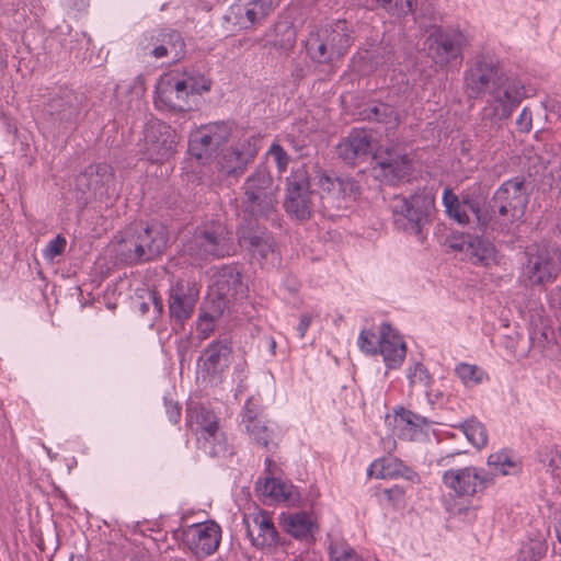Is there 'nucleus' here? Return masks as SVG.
<instances>
[{"instance_id": "603ef678", "label": "nucleus", "mask_w": 561, "mask_h": 561, "mask_svg": "<svg viewBox=\"0 0 561 561\" xmlns=\"http://www.w3.org/2000/svg\"><path fill=\"white\" fill-rule=\"evenodd\" d=\"M379 341L380 333L376 335L370 330H362L358 335L357 345L362 352L376 355L379 354Z\"/></svg>"}, {"instance_id": "e2e57ef3", "label": "nucleus", "mask_w": 561, "mask_h": 561, "mask_svg": "<svg viewBox=\"0 0 561 561\" xmlns=\"http://www.w3.org/2000/svg\"><path fill=\"white\" fill-rule=\"evenodd\" d=\"M556 535H557L559 542L561 543V519L556 525Z\"/></svg>"}, {"instance_id": "72a5a7b5", "label": "nucleus", "mask_w": 561, "mask_h": 561, "mask_svg": "<svg viewBox=\"0 0 561 561\" xmlns=\"http://www.w3.org/2000/svg\"><path fill=\"white\" fill-rule=\"evenodd\" d=\"M488 466L502 476H514L522 471V461L513 450L502 448L488 457Z\"/></svg>"}, {"instance_id": "c9c22d12", "label": "nucleus", "mask_w": 561, "mask_h": 561, "mask_svg": "<svg viewBox=\"0 0 561 561\" xmlns=\"http://www.w3.org/2000/svg\"><path fill=\"white\" fill-rule=\"evenodd\" d=\"M257 490L263 496L273 501H290L297 494L293 484L277 478H266L264 483L257 486Z\"/></svg>"}, {"instance_id": "bb28decb", "label": "nucleus", "mask_w": 561, "mask_h": 561, "mask_svg": "<svg viewBox=\"0 0 561 561\" xmlns=\"http://www.w3.org/2000/svg\"><path fill=\"white\" fill-rule=\"evenodd\" d=\"M242 424L245 432L257 445L266 449L276 446L274 428L262 417H259L257 407L251 400H247L244 404Z\"/></svg>"}, {"instance_id": "7c9ffc66", "label": "nucleus", "mask_w": 561, "mask_h": 561, "mask_svg": "<svg viewBox=\"0 0 561 561\" xmlns=\"http://www.w3.org/2000/svg\"><path fill=\"white\" fill-rule=\"evenodd\" d=\"M150 54L157 59L170 57L174 61L180 60L185 54L184 39L178 31H161Z\"/></svg>"}, {"instance_id": "6ab92c4d", "label": "nucleus", "mask_w": 561, "mask_h": 561, "mask_svg": "<svg viewBox=\"0 0 561 561\" xmlns=\"http://www.w3.org/2000/svg\"><path fill=\"white\" fill-rule=\"evenodd\" d=\"M287 194L284 203L286 211L298 220L311 215V192L307 172L297 170L287 178Z\"/></svg>"}, {"instance_id": "f03ea898", "label": "nucleus", "mask_w": 561, "mask_h": 561, "mask_svg": "<svg viewBox=\"0 0 561 561\" xmlns=\"http://www.w3.org/2000/svg\"><path fill=\"white\" fill-rule=\"evenodd\" d=\"M526 96L524 82L516 76L505 75L485 96V105L480 113V137H493L501 129V122L510 118Z\"/></svg>"}, {"instance_id": "2f4dec72", "label": "nucleus", "mask_w": 561, "mask_h": 561, "mask_svg": "<svg viewBox=\"0 0 561 561\" xmlns=\"http://www.w3.org/2000/svg\"><path fill=\"white\" fill-rule=\"evenodd\" d=\"M454 249L465 250L466 255L474 264H480L483 266H490L496 263V251L494 245L484 239L473 238L467 242V244H453Z\"/></svg>"}, {"instance_id": "a211bd4d", "label": "nucleus", "mask_w": 561, "mask_h": 561, "mask_svg": "<svg viewBox=\"0 0 561 561\" xmlns=\"http://www.w3.org/2000/svg\"><path fill=\"white\" fill-rule=\"evenodd\" d=\"M184 546L197 559L214 554L221 541V528L214 520L192 524L182 530Z\"/></svg>"}, {"instance_id": "6e6d98bb", "label": "nucleus", "mask_w": 561, "mask_h": 561, "mask_svg": "<svg viewBox=\"0 0 561 561\" xmlns=\"http://www.w3.org/2000/svg\"><path fill=\"white\" fill-rule=\"evenodd\" d=\"M66 243V239L61 236H57L50 240L44 250L45 257L53 260L57 255H60L65 251Z\"/></svg>"}, {"instance_id": "de8ad7c7", "label": "nucleus", "mask_w": 561, "mask_h": 561, "mask_svg": "<svg viewBox=\"0 0 561 561\" xmlns=\"http://www.w3.org/2000/svg\"><path fill=\"white\" fill-rule=\"evenodd\" d=\"M330 561H365L344 541L335 540L329 546Z\"/></svg>"}, {"instance_id": "864d4df0", "label": "nucleus", "mask_w": 561, "mask_h": 561, "mask_svg": "<svg viewBox=\"0 0 561 561\" xmlns=\"http://www.w3.org/2000/svg\"><path fill=\"white\" fill-rule=\"evenodd\" d=\"M340 203L346 199L355 201L359 195V185L353 178L342 175L340 176Z\"/></svg>"}, {"instance_id": "c756f323", "label": "nucleus", "mask_w": 561, "mask_h": 561, "mask_svg": "<svg viewBox=\"0 0 561 561\" xmlns=\"http://www.w3.org/2000/svg\"><path fill=\"white\" fill-rule=\"evenodd\" d=\"M431 421L410 410L401 408L394 415V428L400 438L405 440H417L425 435V430Z\"/></svg>"}, {"instance_id": "680f3d73", "label": "nucleus", "mask_w": 561, "mask_h": 561, "mask_svg": "<svg viewBox=\"0 0 561 561\" xmlns=\"http://www.w3.org/2000/svg\"><path fill=\"white\" fill-rule=\"evenodd\" d=\"M423 392L426 397L427 402L432 405L437 403L443 396L440 391H434L433 386H431V388L425 389Z\"/></svg>"}, {"instance_id": "39448f33", "label": "nucleus", "mask_w": 561, "mask_h": 561, "mask_svg": "<svg viewBox=\"0 0 561 561\" xmlns=\"http://www.w3.org/2000/svg\"><path fill=\"white\" fill-rule=\"evenodd\" d=\"M352 43L347 22L337 20L311 31L306 39V50L313 61L329 64L344 56Z\"/></svg>"}, {"instance_id": "37998d69", "label": "nucleus", "mask_w": 561, "mask_h": 561, "mask_svg": "<svg viewBox=\"0 0 561 561\" xmlns=\"http://www.w3.org/2000/svg\"><path fill=\"white\" fill-rule=\"evenodd\" d=\"M407 378L411 390H425L434 383V378L422 363H415L407 370Z\"/></svg>"}, {"instance_id": "cd10ccee", "label": "nucleus", "mask_w": 561, "mask_h": 561, "mask_svg": "<svg viewBox=\"0 0 561 561\" xmlns=\"http://www.w3.org/2000/svg\"><path fill=\"white\" fill-rule=\"evenodd\" d=\"M247 535L257 548L271 547L277 542V531L266 512H257L244 518Z\"/></svg>"}, {"instance_id": "ea45409f", "label": "nucleus", "mask_w": 561, "mask_h": 561, "mask_svg": "<svg viewBox=\"0 0 561 561\" xmlns=\"http://www.w3.org/2000/svg\"><path fill=\"white\" fill-rule=\"evenodd\" d=\"M401 468L402 462L396 458H380L369 466L367 473L376 479H388L401 474Z\"/></svg>"}, {"instance_id": "3c124183", "label": "nucleus", "mask_w": 561, "mask_h": 561, "mask_svg": "<svg viewBox=\"0 0 561 561\" xmlns=\"http://www.w3.org/2000/svg\"><path fill=\"white\" fill-rule=\"evenodd\" d=\"M386 11L396 16L412 13L415 0H376Z\"/></svg>"}, {"instance_id": "423d86ee", "label": "nucleus", "mask_w": 561, "mask_h": 561, "mask_svg": "<svg viewBox=\"0 0 561 561\" xmlns=\"http://www.w3.org/2000/svg\"><path fill=\"white\" fill-rule=\"evenodd\" d=\"M527 203L528 196L523 178L516 176L502 183L492 197L489 210L495 228L489 227L488 230H503L523 218Z\"/></svg>"}, {"instance_id": "5701e85b", "label": "nucleus", "mask_w": 561, "mask_h": 561, "mask_svg": "<svg viewBox=\"0 0 561 561\" xmlns=\"http://www.w3.org/2000/svg\"><path fill=\"white\" fill-rule=\"evenodd\" d=\"M371 151V135L366 129L360 128H353L336 146L339 158L351 165L363 162Z\"/></svg>"}, {"instance_id": "774afa93", "label": "nucleus", "mask_w": 561, "mask_h": 561, "mask_svg": "<svg viewBox=\"0 0 561 561\" xmlns=\"http://www.w3.org/2000/svg\"><path fill=\"white\" fill-rule=\"evenodd\" d=\"M140 310H141V312H142V313L147 312V310H148V306H147L145 302H144V304H141V306H140Z\"/></svg>"}, {"instance_id": "4468645a", "label": "nucleus", "mask_w": 561, "mask_h": 561, "mask_svg": "<svg viewBox=\"0 0 561 561\" xmlns=\"http://www.w3.org/2000/svg\"><path fill=\"white\" fill-rule=\"evenodd\" d=\"M230 135V127L224 122L201 126L190 135L188 151L203 163H214L215 154L227 144Z\"/></svg>"}, {"instance_id": "5fc2aeb1", "label": "nucleus", "mask_w": 561, "mask_h": 561, "mask_svg": "<svg viewBox=\"0 0 561 561\" xmlns=\"http://www.w3.org/2000/svg\"><path fill=\"white\" fill-rule=\"evenodd\" d=\"M268 154L274 159L278 170L283 172L288 164L289 157L279 144H272Z\"/></svg>"}, {"instance_id": "c85d7f7f", "label": "nucleus", "mask_w": 561, "mask_h": 561, "mask_svg": "<svg viewBox=\"0 0 561 561\" xmlns=\"http://www.w3.org/2000/svg\"><path fill=\"white\" fill-rule=\"evenodd\" d=\"M232 348L227 341H213L198 358V367L207 376L220 375L230 364Z\"/></svg>"}, {"instance_id": "13d9d810", "label": "nucleus", "mask_w": 561, "mask_h": 561, "mask_svg": "<svg viewBox=\"0 0 561 561\" xmlns=\"http://www.w3.org/2000/svg\"><path fill=\"white\" fill-rule=\"evenodd\" d=\"M312 321V316L309 313H304L300 316L299 323L296 328L297 334L299 339H304L310 324Z\"/></svg>"}, {"instance_id": "338daca9", "label": "nucleus", "mask_w": 561, "mask_h": 561, "mask_svg": "<svg viewBox=\"0 0 561 561\" xmlns=\"http://www.w3.org/2000/svg\"><path fill=\"white\" fill-rule=\"evenodd\" d=\"M133 561H149V560L145 556H142V557L133 558Z\"/></svg>"}, {"instance_id": "9d476101", "label": "nucleus", "mask_w": 561, "mask_h": 561, "mask_svg": "<svg viewBox=\"0 0 561 561\" xmlns=\"http://www.w3.org/2000/svg\"><path fill=\"white\" fill-rule=\"evenodd\" d=\"M233 251L232 232L220 221L198 229L185 244V252L195 261L228 256Z\"/></svg>"}, {"instance_id": "58836bf2", "label": "nucleus", "mask_w": 561, "mask_h": 561, "mask_svg": "<svg viewBox=\"0 0 561 561\" xmlns=\"http://www.w3.org/2000/svg\"><path fill=\"white\" fill-rule=\"evenodd\" d=\"M547 549L548 546L542 535L530 537L522 543L517 561H539L546 554Z\"/></svg>"}, {"instance_id": "1a4fd4ad", "label": "nucleus", "mask_w": 561, "mask_h": 561, "mask_svg": "<svg viewBox=\"0 0 561 561\" xmlns=\"http://www.w3.org/2000/svg\"><path fill=\"white\" fill-rule=\"evenodd\" d=\"M522 277L526 285L545 286L553 283L561 274V250L552 244L541 243L529 247Z\"/></svg>"}, {"instance_id": "dca6fc26", "label": "nucleus", "mask_w": 561, "mask_h": 561, "mask_svg": "<svg viewBox=\"0 0 561 561\" xmlns=\"http://www.w3.org/2000/svg\"><path fill=\"white\" fill-rule=\"evenodd\" d=\"M443 482L457 496L472 497L492 485L494 476L483 468L468 466L445 471Z\"/></svg>"}, {"instance_id": "9b49d317", "label": "nucleus", "mask_w": 561, "mask_h": 561, "mask_svg": "<svg viewBox=\"0 0 561 561\" xmlns=\"http://www.w3.org/2000/svg\"><path fill=\"white\" fill-rule=\"evenodd\" d=\"M469 45L466 33L455 27H435L425 38L424 50L437 66L461 60L463 49Z\"/></svg>"}, {"instance_id": "6e6552de", "label": "nucleus", "mask_w": 561, "mask_h": 561, "mask_svg": "<svg viewBox=\"0 0 561 561\" xmlns=\"http://www.w3.org/2000/svg\"><path fill=\"white\" fill-rule=\"evenodd\" d=\"M259 136L243 133L240 137H233L231 144H226L215 154L213 168L220 178H239L250 163L255 159L259 151Z\"/></svg>"}, {"instance_id": "0eeeda50", "label": "nucleus", "mask_w": 561, "mask_h": 561, "mask_svg": "<svg viewBox=\"0 0 561 561\" xmlns=\"http://www.w3.org/2000/svg\"><path fill=\"white\" fill-rule=\"evenodd\" d=\"M434 205L435 199L431 193L426 190H417L409 196L394 195L389 206L397 229L419 234L428 222Z\"/></svg>"}, {"instance_id": "f704fd0d", "label": "nucleus", "mask_w": 561, "mask_h": 561, "mask_svg": "<svg viewBox=\"0 0 561 561\" xmlns=\"http://www.w3.org/2000/svg\"><path fill=\"white\" fill-rule=\"evenodd\" d=\"M187 423L196 431L198 436L204 432H213L219 430L218 419L213 411L204 405H190L186 414Z\"/></svg>"}, {"instance_id": "8fccbe9b", "label": "nucleus", "mask_w": 561, "mask_h": 561, "mask_svg": "<svg viewBox=\"0 0 561 561\" xmlns=\"http://www.w3.org/2000/svg\"><path fill=\"white\" fill-rule=\"evenodd\" d=\"M539 460L543 463L551 474L559 477L561 470V447L552 446L546 447L539 454Z\"/></svg>"}, {"instance_id": "bf43d9fd", "label": "nucleus", "mask_w": 561, "mask_h": 561, "mask_svg": "<svg viewBox=\"0 0 561 561\" xmlns=\"http://www.w3.org/2000/svg\"><path fill=\"white\" fill-rule=\"evenodd\" d=\"M167 415L171 423L176 424L180 420L181 412L178 403L165 401Z\"/></svg>"}, {"instance_id": "473e14b6", "label": "nucleus", "mask_w": 561, "mask_h": 561, "mask_svg": "<svg viewBox=\"0 0 561 561\" xmlns=\"http://www.w3.org/2000/svg\"><path fill=\"white\" fill-rule=\"evenodd\" d=\"M283 526L289 535L301 540L311 539L317 530L312 516L306 512H297L284 517Z\"/></svg>"}, {"instance_id": "f8f14e48", "label": "nucleus", "mask_w": 561, "mask_h": 561, "mask_svg": "<svg viewBox=\"0 0 561 561\" xmlns=\"http://www.w3.org/2000/svg\"><path fill=\"white\" fill-rule=\"evenodd\" d=\"M484 204V197L480 195L465 194L460 201L450 188L444 190L443 205L446 214L460 225L469 224L472 216L481 230L488 231L489 227L495 228Z\"/></svg>"}, {"instance_id": "f257e3e1", "label": "nucleus", "mask_w": 561, "mask_h": 561, "mask_svg": "<svg viewBox=\"0 0 561 561\" xmlns=\"http://www.w3.org/2000/svg\"><path fill=\"white\" fill-rule=\"evenodd\" d=\"M211 81L194 72L171 71L156 85L154 105L160 111L191 112L201 104V95L209 91Z\"/></svg>"}, {"instance_id": "4be33fe9", "label": "nucleus", "mask_w": 561, "mask_h": 561, "mask_svg": "<svg viewBox=\"0 0 561 561\" xmlns=\"http://www.w3.org/2000/svg\"><path fill=\"white\" fill-rule=\"evenodd\" d=\"M199 297V288L195 282L180 279L169 290L168 307L170 317L176 322L188 320Z\"/></svg>"}, {"instance_id": "4c0bfd02", "label": "nucleus", "mask_w": 561, "mask_h": 561, "mask_svg": "<svg viewBox=\"0 0 561 561\" xmlns=\"http://www.w3.org/2000/svg\"><path fill=\"white\" fill-rule=\"evenodd\" d=\"M454 427L460 430L468 442L478 449L488 445L489 437L486 428L477 417L472 416L467 419L463 422L454 425Z\"/></svg>"}, {"instance_id": "aec40b11", "label": "nucleus", "mask_w": 561, "mask_h": 561, "mask_svg": "<svg viewBox=\"0 0 561 561\" xmlns=\"http://www.w3.org/2000/svg\"><path fill=\"white\" fill-rule=\"evenodd\" d=\"M273 9V0H237L224 19L237 30H249L261 24Z\"/></svg>"}, {"instance_id": "393cba45", "label": "nucleus", "mask_w": 561, "mask_h": 561, "mask_svg": "<svg viewBox=\"0 0 561 561\" xmlns=\"http://www.w3.org/2000/svg\"><path fill=\"white\" fill-rule=\"evenodd\" d=\"M81 100L68 88L59 89L46 104L47 114L59 124H75L79 117Z\"/></svg>"}, {"instance_id": "4d7b16f0", "label": "nucleus", "mask_w": 561, "mask_h": 561, "mask_svg": "<svg viewBox=\"0 0 561 561\" xmlns=\"http://www.w3.org/2000/svg\"><path fill=\"white\" fill-rule=\"evenodd\" d=\"M517 130L529 133L533 128V114L529 107L525 106L516 119Z\"/></svg>"}, {"instance_id": "a19ab883", "label": "nucleus", "mask_w": 561, "mask_h": 561, "mask_svg": "<svg viewBox=\"0 0 561 561\" xmlns=\"http://www.w3.org/2000/svg\"><path fill=\"white\" fill-rule=\"evenodd\" d=\"M455 374L467 388L476 387L489 379L481 367L465 362L456 365Z\"/></svg>"}, {"instance_id": "0e129e2a", "label": "nucleus", "mask_w": 561, "mask_h": 561, "mask_svg": "<svg viewBox=\"0 0 561 561\" xmlns=\"http://www.w3.org/2000/svg\"><path fill=\"white\" fill-rule=\"evenodd\" d=\"M5 64H7L5 57L0 51V71L5 67Z\"/></svg>"}, {"instance_id": "052dcab7", "label": "nucleus", "mask_w": 561, "mask_h": 561, "mask_svg": "<svg viewBox=\"0 0 561 561\" xmlns=\"http://www.w3.org/2000/svg\"><path fill=\"white\" fill-rule=\"evenodd\" d=\"M64 5L76 12L85 11L89 7V0H64Z\"/></svg>"}, {"instance_id": "a18cd8bd", "label": "nucleus", "mask_w": 561, "mask_h": 561, "mask_svg": "<svg viewBox=\"0 0 561 561\" xmlns=\"http://www.w3.org/2000/svg\"><path fill=\"white\" fill-rule=\"evenodd\" d=\"M277 38L273 46L282 51H289L296 44V30L291 24L279 23L275 26Z\"/></svg>"}, {"instance_id": "412c9836", "label": "nucleus", "mask_w": 561, "mask_h": 561, "mask_svg": "<svg viewBox=\"0 0 561 561\" xmlns=\"http://www.w3.org/2000/svg\"><path fill=\"white\" fill-rule=\"evenodd\" d=\"M504 76L495 60L481 56L477 58L472 67L466 72L465 82L467 89L474 98L486 96L490 90Z\"/></svg>"}, {"instance_id": "a878e982", "label": "nucleus", "mask_w": 561, "mask_h": 561, "mask_svg": "<svg viewBox=\"0 0 561 561\" xmlns=\"http://www.w3.org/2000/svg\"><path fill=\"white\" fill-rule=\"evenodd\" d=\"M379 354L387 369H398L407 356V345L399 332L389 323L380 325Z\"/></svg>"}, {"instance_id": "e433bc0d", "label": "nucleus", "mask_w": 561, "mask_h": 561, "mask_svg": "<svg viewBox=\"0 0 561 561\" xmlns=\"http://www.w3.org/2000/svg\"><path fill=\"white\" fill-rule=\"evenodd\" d=\"M199 448L210 457L225 456L229 451V445L225 434L220 430L204 432L198 436Z\"/></svg>"}, {"instance_id": "09e8293b", "label": "nucleus", "mask_w": 561, "mask_h": 561, "mask_svg": "<svg viewBox=\"0 0 561 561\" xmlns=\"http://www.w3.org/2000/svg\"><path fill=\"white\" fill-rule=\"evenodd\" d=\"M224 277H227V291H224V286L220 287V297L225 300L226 297H243L247 294V286L242 283L241 274L237 271H230V273L224 274Z\"/></svg>"}, {"instance_id": "7ed1b4c3", "label": "nucleus", "mask_w": 561, "mask_h": 561, "mask_svg": "<svg viewBox=\"0 0 561 561\" xmlns=\"http://www.w3.org/2000/svg\"><path fill=\"white\" fill-rule=\"evenodd\" d=\"M241 188V220L268 219L276 210L277 187L266 164H259Z\"/></svg>"}, {"instance_id": "c03bdc74", "label": "nucleus", "mask_w": 561, "mask_h": 561, "mask_svg": "<svg viewBox=\"0 0 561 561\" xmlns=\"http://www.w3.org/2000/svg\"><path fill=\"white\" fill-rule=\"evenodd\" d=\"M368 118L378 123H382L388 128H396L400 124V118L397 110L386 103L374 105L368 110Z\"/></svg>"}, {"instance_id": "20e7f679", "label": "nucleus", "mask_w": 561, "mask_h": 561, "mask_svg": "<svg viewBox=\"0 0 561 561\" xmlns=\"http://www.w3.org/2000/svg\"><path fill=\"white\" fill-rule=\"evenodd\" d=\"M167 228L160 222L129 226L118 245V254L130 264L158 257L168 244Z\"/></svg>"}, {"instance_id": "49530a36", "label": "nucleus", "mask_w": 561, "mask_h": 561, "mask_svg": "<svg viewBox=\"0 0 561 561\" xmlns=\"http://www.w3.org/2000/svg\"><path fill=\"white\" fill-rule=\"evenodd\" d=\"M318 178V186L322 191L323 194L327 195L328 198L332 199L335 203L336 207H341L340 205V176L329 175L327 173H319Z\"/></svg>"}, {"instance_id": "79ce46f5", "label": "nucleus", "mask_w": 561, "mask_h": 561, "mask_svg": "<svg viewBox=\"0 0 561 561\" xmlns=\"http://www.w3.org/2000/svg\"><path fill=\"white\" fill-rule=\"evenodd\" d=\"M224 308L225 301L222 298H219L213 311L202 310L196 322L197 332L201 339H207L214 331L215 322L224 312Z\"/></svg>"}, {"instance_id": "f3484780", "label": "nucleus", "mask_w": 561, "mask_h": 561, "mask_svg": "<svg viewBox=\"0 0 561 561\" xmlns=\"http://www.w3.org/2000/svg\"><path fill=\"white\" fill-rule=\"evenodd\" d=\"M374 161L375 178L387 184H396L410 175L413 165L410 154L397 146L379 150L375 153Z\"/></svg>"}, {"instance_id": "2eb2a0df", "label": "nucleus", "mask_w": 561, "mask_h": 561, "mask_svg": "<svg viewBox=\"0 0 561 561\" xmlns=\"http://www.w3.org/2000/svg\"><path fill=\"white\" fill-rule=\"evenodd\" d=\"M239 244L252 259L274 262L277 259L276 241L265 226L254 220H241L237 231Z\"/></svg>"}, {"instance_id": "69168bd1", "label": "nucleus", "mask_w": 561, "mask_h": 561, "mask_svg": "<svg viewBox=\"0 0 561 561\" xmlns=\"http://www.w3.org/2000/svg\"><path fill=\"white\" fill-rule=\"evenodd\" d=\"M153 301H154L156 307H157V308L159 309V311H160V310L162 309V304H161V301H160V300H157V298H156V297H153Z\"/></svg>"}, {"instance_id": "ddd939ff", "label": "nucleus", "mask_w": 561, "mask_h": 561, "mask_svg": "<svg viewBox=\"0 0 561 561\" xmlns=\"http://www.w3.org/2000/svg\"><path fill=\"white\" fill-rule=\"evenodd\" d=\"M179 140L171 126L158 119L150 121L145 128L142 154L150 162L162 163L173 157Z\"/></svg>"}, {"instance_id": "b1692460", "label": "nucleus", "mask_w": 561, "mask_h": 561, "mask_svg": "<svg viewBox=\"0 0 561 561\" xmlns=\"http://www.w3.org/2000/svg\"><path fill=\"white\" fill-rule=\"evenodd\" d=\"M78 184L85 185L95 197H110L115 194V176L111 165L106 163L91 164L78 176Z\"/></svg>"}]
</instances>
